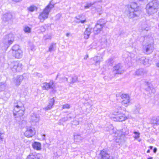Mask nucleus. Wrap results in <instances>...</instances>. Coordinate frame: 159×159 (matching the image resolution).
<instances>
[{
	"instance_id": "nucleus-1",
	"label": "nucleus",
	"mask_w": 159,
	"mask_h": 159,
	"mask_svg": "<svg viewBox=\"0 0 159 159\" xmlns=\"http://www.w3.org/2000/svg\"><path fill=\"white\" fill-rule=\"evenodd\" d=\"M141 12L140 7L135 2L131 3L126 7L125 13L130 18L138 16Z\"/></svg>"
},
{
	"instance_id": "nucleus-2",
	"label": "nucleus",
	"mask_w": 159,
	"mask_h": 159,
	"mask_svg": "<svg viewBox=\"0 0 159 159\" xmlns=\"http://www.w3.org/2000/svg\"><path fill=\"white\" fill-rule=\"evenodd\" d=\"M14 39V35L12 33H10L5 35L2 39V43L0 44L1 48L4 51H6L13 43Z\"/></svg>"
},
{
	"instance_id": "nucleus-3",
	"label": "nucleus",
	"mask_w": 159,
	"mask_h": 159,
	"mask_svg": "<svg viewBox=\"0 0 159 159\" xmlns=\"http://www.w3.org/2000/svg\"><path fill=\"white\" fill-rule=\"evenodd\" d=\"M159 6V2L156 0H152L147 4L146 9L147 13L150 15H152L156 12Z\"/></svg>"
},
{
	"instance_id": "nucleus-4",
	"label": "nucleus",
	"mask_w": 159,
	"mask_h": 159,
	"mask_svg": "<svg viewBox=\"0 0 159 159\" xmlns=\"http://www.w3.org/2000/svg\"><path fill=\"white\" fill-rule=\"evenodd\" d=\"M54 7V5L51 4V2L46 7L43 11L39 16V18L41 22H43L48 18L49 13Z\"/></svg>"
},
{
	"instance_id": "nucleus-5",
	"label": "nucleus",
	"mask_w": 159,
	"mask_h": 159,
	"mask_svg": "<svg viewBox=\"0 0 159 159\" xmlns=\"http://www.w3.org/2000/svg\"><path fill=\"white\" fill-rule=\"evenodd\" d=\"M10 67L14 72H20L22 70V65L19 62L14 61L11 63Z\"/></svg>"
},
{
	"instance_id": "nucleus-6",
	"label": "nucleus",
	"mask_w": 159,
	"mask_h": 159,
	"mask_svg": "<svg viewBox=\"0 0 159 159\" xmlns=\"http://www.w3.org/2000/svg\"><path fill=\"white\" fill-rule=\"evenodd\" d=\"M2 19L3 22L8 24L12 22L13 18L12 14L10 12H8L4 14L2 17Z\"/></svg>"
},
{
	"instance_id": "nucleus-7",
	"label": "nucleus",
	"mask_w": 159,
	"mask_h": 159,
	"mask_svg": "<svg viewBox=\"0 0 159 159\" xmlns=\"http://www.w3.org/2000/svg\"><path fill=\"white\" fill-rule=\"evenodd\" d=\"M145 83L146 85L148 86V88L146 89V92H147V94L148 96L150 97L152 94L155 93V90L151 83L146 82H145Z\"/></svg>"
},
{
	"instance_id": "nucleus-8",
	"label": "nucleus",
	"mask_w": 159,
	"mask_h": 159,
	"mask_svg": "<svg viewBox=\"0 0 159 159\" xmlns=\"http://www.w3.org/2000/svg\"><path fill=\"white\" fill-rule=\"evenodd\" d=\"M154 49V46L152 44H146L143 46V50L146 54L151 53Z\"/></svg>"
},
{
	"instance_id": "nucleus-9",
	"label": "nucleus",
	"mask_w": 159,
	"mask_h": 159,
	"mask_svg": "<svg viewBox=\"0 0 159 159\" xmlns=\"http://www.w3.org/2000/svg\"><path fill=\"white\" fill-rule=\"evenodd\" d=\"M113 119L114 121H122L126 120L127 119V117L125 114L118 112L115 115V116L113 117Z\"/></svg>"
},
{
	"instance_id": "nucleus-10",
	"label": "nucleus",
	"mask_w": 159,
	"mask_h": 159,
	"mask_svg": "<svg viewBox=\"0 0 159 159\" xmlns=\"http://www.w3.org/2000/svg\"><path fill=\"white\" fill-rule=\"evenodd\" d=\"M113 71L114 74H121L123 73L124 70L121 64L119 63L116 65L113 68Z\"/></svg>"
},
{
	"instance_id": "nucleus-11",
	"label": "nucleus",
	"mask_w": 159,
	"mask_h": 159,
	"mask_svg": "<svg viewBox=\"0 0 159 159\" xmlns=\"http://www.w3.org/2000/svg\"><path fill=\"white\" fill-rule=\"evenodd\" d=\"M121 97L122 99V104L125 107H127L129 105L130 97L128 95L125 94H122Z\"/></svg>"
},
{
	"instance_id": "nucleus-12",
	"label": "nucleus",
	"mask_w": 159,
	"mask_h": 159,
	"mask_svg": "<svg viewBox=\"0 0 159 159\" xmlns=\"http://www.w3.org/2000/svg\"><path fill=\"white\" fill-rule=\"evenodd\" d=\"M54 82L50 80L49 83L44 82L42 84V87L43 90H48L50 89H52L53 88Z\"/></svg>"
},
{
	"instance_id": "nucleus-13",
	"label": "nucleus",
	"mask_w": 159,
	"mask_h": 159,
	"mask_svg": "<svg viewBox=\"0 0 159 159\" xmlns=\"http://www.w3.org/2000/svg\"><path fill=\"white\" fill-rule=\"evenodd\" d=\"M109 154L107 151L103 149L101 151L98 159H109Z\"/></svg>"
},
{
	"instance_id": "nucleus-14",
	"label": "nucleus",
	"mask_w": 159,
	"mask_h": 159,
	"mask_svg": "<svg viewBox=\"0 0 159 159\" xmlns=\"http://www.w3.org/2000/svg\"><path fill=\"white\" fill-rule=\"evenodd\" d=\"M35 134V132L34 129H33L31 127L27 128L26 131L24 133L25 135L27 137H32Z\"/></svg>"
},
{
	"instance_id": "nucleus-15",
	"label": "nucleus",
	"mask_w": 159,
	"mask_h": 159,
	"mask_svg": "<svg viewBox=\"0 0 159 159\" xmlns=\"http://www.w3.org/2000/svg\"><path fill=\"white\" fill-rule=\"evenodd\" d=\"M40 116L39 115L34 113L31 115L30 121L34 125L39 122Z\"/></svg>"
},
{
	"instance_id": "nucleus-16",
	"label": "nucleus",
	"mask_w": 159,
	"mask_h": 159,
	"mask_svg": "<svg viewBox=\"0 0 159 159\" xmlns=\"http://www.w3.org/2000/svg\"><path fill=\"white\" fill-rule=\"evenodd\" d=\"M25 74L17 75L14 78V82L17 86L20 85L24 79Z\"/></svg>"
},
{
	"instance_id": "nucleus-17",
	"label": "nucleus",
	"mask_w": 159,
	"mask_h": 159,
	"mask_svg": "<svg viewBox=\"0 0 159 159\" xmlns=\"http://www.w3.org/2000/svg\"><path fill=\"white\" fill-rule=\"evenodd\" d=\"M42 158L41 154L34 153H30L26 159H41Z\"/></svg>"
},
{
	"instance_id": "nucleus-18",
	"label": "nucleus",
	"mask_w": 159,
	"mask_h": 159,
	"mask_svg": "<svg viewBox=\"0 0 159 159\" xmlns=\"http://www.w3.org/2000/svg\"><path fill=\"white\" fill-rule=\"evenodd\" d=\"M12 54L13 57L17 58H20L22 57V51L21 50L12 52Z\"/></svg>"
},
{
	"instance_id": "nucleus-19",
	"label": "nucleus",
	"mask_w": 159,
	"mask_h": 159,
	"mask_svg": "<svg viewBox=\"0 0 159 159\" xmlns=\"http://www.w3.org/2000/svg\"><path fill=\"white\" fill-rule=\"evenodd\" d=\"M103 27L102 25L96 23L93 28V32L95 34H98L102 31Z\"/></svg>"
},
{
	"instance_id": "nucleus-20",
	"label": "nucleus",
	"mask_w": 159,
	"mask_h": 159,
	"mask_svg": "<svg viewBox=\"0 0 159 159\" xmlns=\"http://www.w3.org/2000/svg\"><path fill=\"white\" fill-rule=\"evenodd\" d=\"M54 102L55 100L53 98L51 99L49 102L48 105L47 107L44 108L43 109L46 111L51 109L54 104Z\"/></svg>"
},
{
	"instance_id": "nucleus-21",
	"label": "nucleus",
	"mask_w": 159,
	"mask_h": 159,
	"mask_svg": "<svg viewBox=\"0 0 159 159\" xmlns=\"http://www.w3.org/2000/svg\"><path fill=\"white\" fill-rule=\"evenodd\" d=\"M137 60L143 64L144 65H146L148 64V60L144 57H141V58H137Z\"/></svg>"
},
{
	"instance_id": "nucleus-22",
	"label": "nucleus",
	"mask_w": 159,
	"mask_h": 159,
	"mask_svg": "<svg viewBox=\"0 0 159 159\" xmlns=\"http://www.w3.org/2000/svg\"><path fill=\"white\" fill-rule=\"evenodd\" d=\"M93 60L95 62V65L97 66L99 65L100 62L103 61V58L102 57L96 56L93 57Z\"/></svg>"
},
{
	"instance_id": "nucleus-23",
	"label": "nucleus",
	"mask_w": 159,
	"mask_h": 159,
	"mask_svg": "<svg viewBox=\"0 0 159 159\" xmlns=\"http://www.w3.org/2000/svg\"><path fill=\"white\" fill-rule=\"evenodd\" d=\"M77 20H79L78 23H84L86 22V18L85 16L82 14L79 15L76 17Z\"/></svg>"
},
{
	"instance_id": "nucleus-24",
	"label": "nucleus",
	"mask_w": 159,
	"mask_h": 159,
	"mask_svg": "<svg viewBox=\"0 0 159 159\" xmlns=\"http://www.w3.org/2000/svg\"><path fill=\"white\" fill-rule=\"evenodd\" d=\"M32 146L34 149L37 150H40L41 149V144L38 142H34L32 144Z\"/></svg>"
},
{
	"instance_id": "nucleus-25",
	"label": "nucleus",
	"mask_w": 159,
	"mask_h": 159,
	"mask_svg": "<svg viewBox=\"0 0 159 159\" xmlns=\"http://www.w3.org/2000/svg\"><path fill=\"white\" fill-rule=\"evenodd\" d=\"M150 122L154 125H159V116L152 118Z\"/></svg>"
},
{
	"instance_id": "nucleus-26",
	"label": "nucleus",
	"mask_w": 159,
	"mask_h": 159,
	"mask_svg": "<svg viewBox=\"0 0 159 159\" xmlns=\"http://www.w3.org/2000/svg\"><path fill=\"white\" fill-rule=\"evenodd\" d=\"M91 29L89 28H87L84 32V38L87 39H88L91 33Z\"/></svg>"
},
{
	"instance_id": "nucleus-27",
	"label": "nucleus",
	"mask_w": 159,
	"mask_h": 159,
	"mask_svg": "<svg viewBox=\"0 0 159 159\" xmlns=\"http://www.w3.org/2000/svg\"><path fill=\"white\" fill-rule=\"evenodd\" d=\"M24 110L25 108L24 107H21L20 111L18 112H17V113H16L15 112H14V116H23L24 114Z\"/></svg>"
},
{
	"instance_id": "nucleus-28",
	"label": "nucleus",
	"mask_w": 159,
	"mask_h": 159,
	"mask_svg": "<svg viewBox=\"0 0 159 159\" xmlns=\"http://www.w3.org/2000/svg\"><path fill=\"white\" fill-rule=\"evenodd\" d=\"M74 138L75 141L77 142H79L84 139L83 137L78 134H74Z\"/></svg>"
},
{
	"instance_id": "nucleus-29",
	"label": "nucleus",
	"mask_w": 159,
	"mask_h": 159,
	"mask_svg": "<svg viewBox=\"0 0 159 159\" xmlns=\"http://www.w3.org/2000/svg\"><path fill=\"white\" fill-rule=\"evenodd\" d=\"M121 135H127L129 134V130L126 127H124L121 130Z\"/></svg>"
},
{
	"instance_id": "nucleus-30",
	"label": "nucleus",
	"mask_w": 159,
	"mask_h": 159,
	"mask_svg": "<svg viewBox=\"0 0 159 159\" xmlns=\"http://www.w3.org/2000/svg\"><path fill=\"white\" fill-rule=\"evenodd\" d=\"M144 70L143 69H140L136 70L135 74L138 76H142L144 75Z\"/></svg>"
},
{
	"instance_id": "nucleus-31",
	"label": "nucleus",
	"mask_w": 159,
	"mask_h": 159,
	"mask_svg": "<svg viewBox=\"0 0 159 159\" xmlns=\"http://www.w3.org/2000/svg\"><path fill=\"white\" fill-rule=\"evenodd\" d=\"M21 107H24L22 105H21L20 106L18 104L17 105L14 107L13 112H15L16 113H17V112H18V111H20V110L21 109Z\"/></svg>"
},
{
	"instance_id": "nucleus-32",
	"label": "nucleus",
	"mask_w": 159,
	"mask_h": 159,
	"mask_svg": "<svg viewBox=\"0 0 159 159\" xmlns=\"http://www.w3.org/2000/svg\"><path fill=\"white\" fill-rule=\"evenodd\" d=\"M56 48V43H52L49 48L48 51L51 52L52 51H55Z\"/></svg>"
},
{
	"instance_id": "nucleus-33",
	"label": "nucleus",
	"mask_w": 159,
	"mask_h": 159,
	"mask_svg": "<svg viewBox=\"0 0 159 159\" xmlns=\"http://www.w3.org/2000/svg\"><path fill=\"white\" fill-rule=\"evenodd\" d=\"M106 22L107 21L105 20L101 19L97 21V24H98V25H102V27H103Z\"/></svg>"
},
{
	"instance_id": "nucleus-34",
	"label": "nucleus",
	"mask_w": 159,
	"mask_h": 159,
	"mask_svg": "<svg viewBox=\"0 0 159 159\" xmlns=\"http://www.w3.org/2000/svg\"><path fill=\"white\" fill-rule=\"evenodd\" d=\"M25 32L26 33H29L30 32L31 29L27 26H25L23 29Z\"/></svg>"
},
{
	"instance_id": "nucleus-35",
	"label": "nucleus",
	"mask_w": 159,
	"mask_h": 159,
	"mask_svg": "<svg viewBox=\"0 0 159 159\" xmlns=\"http://www.w3.org/2000/svg\"><path fill=\"white\" fill-rule=\"evenodd\" d=\"M12 52L18 51L19 50H21L19 46L18 45H14L12 48Z\"/></svg>"
},
{
	"instance_id": "nucleus-36",
	"label": "nucleus",
	"mask_w": 159,
	"mask_h": 159,
	"mask_svg": "<svg viewBox=\"0 0 159 159\" xmlns=\"http://www.w3.org/2000/svg\"><path fill=\"white\" fill-rule=\"evenodd\" d=\"M77 77L76 76H74L71 78V81L70 82V84H73L77 81Z\"/></svg>"
},
{
	"instance_id": "nucleus-37",
	"label": "nucleus",
	"mask_w": 159,
	"mask_h": 159,
	"mask_svg": "<svg viewBox=\"0 0 159 159\" xmlns=\"http://www.w3.org/2000/svg\"><path fill=\"white\" fill-rule=\"evenodd\" d=\"M37 9V7H36L34 5H32L29 8H28V10L31 12H33L34 11L35 9Z\"/></svg>"
},
{
	"instance_id": "nucleus-38",
	"label": "nucleus",
	"mask_w": 159,
	"mask_h": 159,
	"mask_svg": "<svg viewBox=\"0 0 159 159\" xmlns=\"http://www.w3.org/2000/svg\"><path fill=\"white\" fill-rule=\"evenodd\" d=\"M5 88V85L3 83L0 82V92L3 91Z\"/></svg>"
},
{
	"instance_id": "nucleus-39",
	"label": "nucleus",
	"mask_w": 159,
	"mask_h": 159,
	"mask_svg": "<svg viewBox=\"0 0 159 159\" xmlns=\"http://www.w3.org/2000/svg\"><path fill=\"white\" fill-rule=\"evenodd\" d=\"M134 134L135 135L134 137V138L135 139H137L139 138L140 137V133L139 132L134 131Z\"/></svg>"
},
{
	"instance_id": "nucleus-40",
	"label": "nucleus",
	"mask_w": 159,
	"mask_h": 159,
	"mask_svg": "<svg viewBox=\"0 0 159 159\" xmlns=\"http://www.w3.org/2000/svg\"><path fill=\"white\" fill-rule=\"evenodd\" d=\"M94 4V3H87L86 6H84V8L86 9L89 8L90 7H91L92 5Z\"/></svg>"
},
{
	"instance_id": "nucleus-41",
	"label": "nucleus",
	"mask_w": 159,
	"mask_h": 159,
	"mask_svg": "<svg viewBox=\"0 0 159 159\" xmlns=\"http://www.w3.org/2000/svg\"><path fill=\"white\" fill-rule=\"evenodd\" d=\"M103 39V41H102L101 42V43L102 45H106V43H107V39L105 38H104L102 39ZM105 46H104L103 47H105Z\"/></svg>"
},
{
	"instance_id": "nucleus-42",
	"label": "nucleus",
	"mask_w": 159,
	"mask_h": 159,
	"mask_svg": "<svg viewBox=\"0 0 159 159\" xmlns=\"http://www.w3.org/2000/svg\"><path fill=\"white\" fill-rule=\"evenodd\" d=\"M113 59L112 58H109L107 61V62H108V64L109 65H112V64L113 62Z\"/></svg>"
},
{
	"instance_id": "nucleus-43",
	"label": "nucleus",
	"mask_w": 159,
	"mask_h": 159,
	"mask_svg": "<svg viewBox=\"0 0 159 159\" xmlns=\"http://www.w3.org/2000/svg\"><path fill=\"white\" fill-rule=\"evenodd\" d=\"M34 76L38 77H42L43 76L42 75L39 73L35 72L34 73Z\"/></svg>"
},
{
	"instance_id": "nucleus-44",
	"label": "nucleus",
	"mask_w": 159,
	"mask_h": 159,
	"mask_svg": "<svg viewBox=\"0 0 159 159\" xmlns=\"http://www.w3.org/2000/svg\"><path fill=\"white\" fill-rule=\"evenodd\" d=\"M63 109H69L70 108V105L68 104H66L63 106Z\"/></svg>"
},
{
	"instance_id": "nucleus-45",
	"label": "nucleus",
	"mask_w": 159,
	"mask_h": 159,
	"mask_svg": "<svg viewBox=\"0 0 159 159\" xmlns=\"http://www.w3.org/2000/svg\"><path fill=\"white\" fill-rule=\"evenodd\" d=\"M40 30L41 32H43L45 31L46 29L44 26H42L40 27Z\"/></svg>"
},
{
	"instance_id": "nucleus-46",
	"label": "nucleus",
	"mask_w": 159,
	"mask_h": 159,
	"mask_svg": "<svg viewBox=\"0 0 159 159\" xmlns=\"http://www.w3.org/2000/svg\"><path fill=\"white\" fill-rule=\"evenodd\" d=\"M79 124V121L77 120H75L73 121L72 123V124L75 125H78Z\"/></svg>"
},
{
	"instance_id": "nucleus-47",
	"label": "nucleus",
	"mask_w": 159,
	"mask_h": 159,
	"mask_svg": "<svg viewBox=\"0 0 159 159\" xmlns=\"http://www.w3.org/2000/svg\"><path fill=\"white\" fill-rule=\"evenodd\" d=\"M156 65L157 67H159V55L158 56V58L157 59Z\"/></svg>"
},
{
	"instance_id": "nucleus-48",
	"label": "nucleus",
	"mask_w": 159,
	"mask_h": 159,
	"mask_svg": "<svg viewBox=\"0 0 159 159\" xmlns=\"http://www.w3.org/2000/svg\"><path fill=\"white\" fill-rule=\"evenodd\" d=\"M72 118V116H71V114H69L67 115V119L68 120L69 118L71 119Z\"/></svg>"
},
{
	"instance_id": "nucleus-49",
	"label": "nucleus",
	"mask_w": 159,
	"mask_h": 159,
	"mask_svg": "<svg viewBox=\"0 0 159 159\" xmlns=\"http://www.w3.org/2000/svg\"><path fill=\"white\" fill-rule=\"evenodd\" d=\"M68 120L67 119H66L65 118H62L60 120L61 121L65 122Z\"/></svg>"
},
{
	"instance_id": "nucleus-50",
	"label": "nucleus",
	"mask_w": 159,
	"mask_h": 159,
	"mask_svg": "<svg viewBox=\"0 0 159 159\" xmlns=\"http://www.w3.org/2000/svg\"><path fill=\"white\" fill-rule=\"evenodd\" d=\"M42 139L43 140H45V134H43L42 135Z\"/></svg>"
},
{
	"instance_id": "nucleus-51",
	"label": "nucleus",
	"mask_w": 159,
	"mask_h": 159,
	"mask_svg": "<svg viewBox=\"0 0 159 159\" xmlns=\"http://www.w3.org/2000/svg\"><path fill=\"white\" fill-rule=\"evenodd\" d=\"M157 151V149L156 148H155L153 149V152L154 153H156Z\"/></svg>"
},
{
	"instance_id": "nucleus-52",
	"label": "nucleus",
	"mask_w": 159,
	"mask_h": 159,
	"mask_svg": "<svg viewBox=\"0 0 159 159\" xmlns=\"http://www.w3.org/2000/svg\"><path fill=\"white\" fill-rule=\"evenodd\" d=\"M2 134L0 132V141H2V140L3 139V137L1 136V134Z\"/></svg>"
},
{
	"instance_id": "nucleus-53",
	"label": "nucleus",
	"mask_w": 159,
	"mask_h": 159,
	"mask_svg": "<svg viewBox=\"0 0 159 159\" xmlns=\"http://www.w3.org/2000/svg\"><path fill=\"white\" fill-rule=\"evenodd\" d=\"M13 1H15V2H19L20 1H22V0H12Z\"/></svg>"
},
{
	"instance_id": "nucleus-54",
	"label": "nucleus",
	"mask_w": 159,
	"mask_h": 159,
	"mask_svg": "<svg viewBox=\"0 0 159 159\" xmlns=\"http://www.w3.org/2000/svg\"><path fill=\"white\" fill-rule=\"evenodd\" d=\"M62 79H66V81H67L68 79L67 78H66L65 77H63Z\"/></svg>"
},
{
	"instance_id": "nucleus-55",
	"label": "nucleus",
	"mask_w": 159,
	"mask_h": 159,
	"mask_svg": "<svg viewBox=\"0 0 159 159\" xmlns=\"http://www.w3.org/2000/svg\"><path fill=\"white\" fill-rule=\"evenodd\" d=\"M70 33H67L66 34V35L67 37H68L69 35H70Z\"/></svg>"
},
{
	"instance_id": "nucleus-56",
	"label": "nucleus",
	"mask_w": 159,
	"mask_h": 159,
	"mask_svg": "<svg viewBox=\"0 0 159 159\" xmlns=\"http://www.w3.org/2000/svg\"><path fill=\"white\" fill-rule=\"evenodd\" d=\"M149 148L150 149H152L153 148V147L152 146H150Z\"/></svg>"
},
{
	"instance_id": "nucleus-57",
	"label": "nucleus",
	"mask_w": 159,
	"mask_h": 159,
	"mask_svg": "<svg viewBox=\"0 0 159 159\" xmlns=\"http://www.w3.org/2000/svg\"><path fill=\"white\" fill-rule=\"evenodd\" d=\"M150 152V149H148V150H147V153H149V152Z\"/></svg>"
},
{
	"instance_id": "nucleus-58",
	"label": "nucleus",
	"mask_w": 159,
	"mask_h": 159,
	"mask_svg": "<svg viewBox=\"0 0 159 159\" xmlns=\"http://www.w3.org/2000/svg\"><path fill=\"white\" fill-rule=\"evenodd\" d=\"M143 30H148L146 28H143Z\"/></svg>"
},
{
	"instance_id": "nucleus-59",
	"label": "nucleus",
	"mask_w": 159,
	"mask_h": 159,
	"mask_svg": "<svg viewBox=\"0 0 159 159\" xmlns=\"http://www.w3.org/2000/svg\"><path fill=\"white\" fill-rule=\"evenodd\" d=\"M148 159H152V157H149L148 158Z\"/></svg>"
},
{
	"instance_id": "nucleus-60",
	"label": "nucleus",
	"mask_w": 159,
	"mask_h": 159,
	"mask_svg": "<svg viewBox=\"0 0 159 159\" xmlns=\"http://www.w3.org/2000/svg\"><path fill=\"white\" fill-rule=\"evenodd\" d=\"M140 108H139L138 109H137V111L139 113V110Z\"/></svg>"
},
{
	"instance_id": "nucleus-61",
	"label": "nucleus",
	"mask_w": 159,
	"mask_h": 159,
	"mask_svg": "<svg viewBox=\"0 0 159 159\" xmlns=\"http://www.w3.org/2000/svg\"><path fill=\"white\" fill-rule=\"evenodd\" d=\"M59 74H57V78H56V79H57V78H58V76H59Z\"/></svg>"
},
{
	"instance_id": "nucleus-62",
	"label": "nucleus",
	"mask_w": 159,
	"mask_h": 159,
	"mask_svg": "<svg viewBox=\"0 0 159 159\" xmlns=\"http://www.w3.org/2000/svg\"><path fill=\"white\" fill-rule=\"evenodd\" d=\"M88 57V55H87V57Z\"/></svg>"
}]
</instances>
